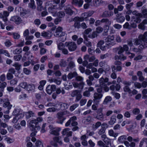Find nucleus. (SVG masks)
I'll return each instance as SVG.
<instances>
[{
	"label": "nucleus",
	"instance_id": "f257e3e1",
	"mask_svg": "<svg viewBox=\"0 0 147 147\" xmlns=\"http://www.w3.org/2000/svg\"><path fill=\"white\" fill-rule=\"evenodd\" d=\"M63 28L60 26L58 27L56 29L55 33L54 34V36L57 37H59L62 36L64 37V38L61 40L63 42L66 39V36L65 33L62 32Z\"/></svg>",
	"mask_w": 147,
	"mask_h": 147
},
{
	"label": "nucleus",
	"instance_id": "f03ea898",
	"mask_svg": "<svg viewBox=\"0 0 147 147\" xmlns=\"http://www.w3.org/2000/svg\"><path fill=\"white\" fill-rule=\"evenodd\" d=\"M0 102H4L3 106L4 107L7 108V110L5 111L4 113L5 114H8L9 113V110L10 109L12 106V105L10 104L9 100L8 98H0Z\"/></svg>",
	"mask_w": 147,
	"mask_h": 147
},
{
	"label": "nucleus",
	"instance_id": "7ed1b4c3",
	"mask_svg": "<svg viewBox=\"0 0 147 147\" xmlns=\"http://www.w3.org/2000/svg\"><path fill=\"white\" fill-rule=\"evenodd\" d=\"M99 140L97 142V145L101 147H110L111 146V139L107 137L103 141Z\"/></svg>",
	"mask_w": 147,
	"mask_h": 147
},
{
	"label": "nucleus",
	"instance_id": "20e7f679",
	"mask_svg": "<svg viewBox=\"0 0 147 147\" xmlns=\"http://www.w3.org/2000/svg\"><path fill=\"white\" fill-rule=\"evenodd\" d=\"M108 81L109 79L107 78L104 79L103 77H102L99 80L100 86L103 87L106 92H107L109 90V88L106 86V84H105V83L107 82Z\"/></svg>",
	"mask_w": 147,
	"mask_h": 147
},
{
	"label": "nucleus",
	"instance_id": "39448f33",
	"mask_svg": "<svg viewBox=\"0 0 147 147\" xmlns=\"http://www.w3.org/2000/svg\"><path fill=\"white\" fill-rule=\"evenodd\" d=\"M103 96V94L100 93L95 92L93 94V103L96 105L99 104L101 101V99Z\"/></svg>",
	"mask_w": 147,
	"mask_h": 147
},
{
	"label": "nucleus",
	"instance_id": "423d86ee",
	"mask_svg": "<svg viewBox=\"0 0 147 147\" xmlns=\"http://www.w3.org/2000/svg\"><path fill=\"white\" fill-rule=\"evenodd\" d=\"M77 119V117L76 116L71 117L65 124L66 127H68L70 124L72 126H77L78 123L76 121Z\"/></svg>",
	"mask_w": 147,
	"mask_h": 147
},
{
	"label": "nucleus",
	"instance_id": "0eeeda50",
	"mask_svg": "<svg viewBox=\"0 0 147 147\" xmlns=\"http://www.w3.org/2000/svg\"><path fill=\"white\" fill-rule=\"evenodd\" d=\"M71 96L72 97H76L75 101L78 102L82 98V95L80 92L78 90H73L71 92Z\"/></svg>",
	"mask_w": 147,
	"mask_h": 147
},
{
	"label": "nucleus",
	"instance_id": "6e6552de",
	"mask_svg": "<svg viewBox=\"0 0 147 147\" xmlns=\"http://www.w3.org/2000/svg\"><path fill=\"white\" fill-rule=\"evenodd\" d=\"M65 114V111H61L58 112L57 115L56 117L57 119L59 120L58 123L62 124L64 121L66 119V117L64 116Z\"/></svg>",
	"mask_w": 147,
	"mask_h": 147
},
{
	"label": "nucleus",
	"instance_id": "1a4fd4ad",
	"mask_svg": "<svg viewBox=\"0 0 147 147\" xmlns=\"http://www.w3.org/2000/svg\"><path fill=\"white\" fill-rule=\"evenodd\" d=\"M43 121V119L41 117H38L36 119H32L30 121L29 124L30 126L33 129H35L36 125L39 122H42Z\"/></svg>",
	"mask_w": 147,
	"mask_h": 147
},
{
	"label": "nucleus",
	"instance_id": "9d476101",
	"mask_svg": "<svg viewBox=\"0 0 147 147\" xmlns=\"http://www.w3.org/2000/svg\"><path fill=\"white\" fill-rule=\"evenodd\" d=\"M65 45L67 47L69 50L70 51H73L76 50L77 48V46L76 43L74 42H66Z\"/></svg>",
	"mask_w": 147,
	"mask_h": 147
},
{
	"label": "nucleus",
	"instance_id": "9b49d317",
	"mask_svg": "<svg viewBox=\"0 0 147 147\" xmlns=\"http://www.w3.org/2000/svg\"><path fill=\"white\" fill-rule=\"evenodd\" d=\"M103 109L100 108L98 109L97 111V114L95 118L100 121H103L105 120V115L102 113Z\"/></svg>",
	"mask_w": 147,
	"mask_h": 147
},
{
	"label": "nucleus",
	"instance_id": "f8f14e48",
	"mask_svg": "<svg viewBox=\"0 0 147 147\" xmlns=\"http://www.w3.org/2000/svg\"><path fill=\"white\" fill-rule=\"evenodd\" d=\"M133 42L135 45H141L139 47H141L142 48H145L147 47V42H144V44L141 39H140V38H138L134 39Z\"/></svg>",
	"mask_w": 147,
	"mask_h": 147
},
{
	"label": "nucleus",
	"instance_id": "ddd939ff",
	"mask_svg": "<svg viewBox=\"0 0 147 147\" xmlns=\"http://www.w3.org/2000/svg\"><path fill=\"white\" fill-rule=\"evenodd\" d=\"M81 16L82 17L81 18L78 17H75L73 20L74 21L82 22L85 19L88 17V14L87 12L82 13Z\"/></svg>",
	"mask_w": 147,
	"mask_h": 147
},
{
	"label": "nucleus",
	"instance_id": "4468645a",
	"mask_svg": "<svg viewBox=\"0 0 147 147\" xmlns=\"http://www.w3.org/2000/svg\"><path fill=\"white\" fill-rule=\"evenodd\" d=\"M56 89V86L54 85H49L46 88V90L47 92L49 94H51Z\"/></svg>",
	"mask_w": 147,
	"mask_h": 147
},
{
	"label": "nucleus",
	"instance_id": "2eb2a0df",
	"mask_svg": "<svg viewBox=\"0 0 147 147\" xmlns=\"http://www.w3.org/2000/svg\"><path fill=\"white\" fill-rule=\"evenodd\" d=\"M10 20L11 21L14 22L17 24H20L22 22L21 18L18 16H14L11 17Z\"/></svg>",
	"mask_w": 147,
	"mask_h": 147
},
{
	"label": "nucleus",
	"instance_id": "dca6fc26",
	"mask_svg": "<svg viewBox=\"0 0 147 147\" xmlns=\"http://www.w3.org/2000/svg\"><path fill=\"white\" fill-rule=\"evenodd\" d=\"M9 15V12L7 11H4L3 13H0V18H2L3 21L6 22L8 20L7 17Z\"/></svg>",
	"mask_w": 147,
	"mask_h": 147
},
{
	"label": "nucleus",
	"instance_id": "f3484780",
	"mask_svg": "<svg viewBox=\"0 0 147 147\" xmlns=\"http://www.w3.org/2000/svg\"><path fill=\"white\" fill-rule=\"evenodd\" d=\"M49 127L50 129L49 131L50 134L55 136H58L59 135L58 131L56 130L53 125H49Z\"/></svg>",
	"mask_w": 147,
	"mask_h": 147
},
{
	"label": "nucleus",
	"instance_id": "a211bd4d",
	"mask_svg": "<svg viewBox=\"0 0 147 147\" xmlns=\"http://www.w3.org/2000/svg\"><path fill=\"white\" fill-rule=\"evenodd\" d=\"M94 90V88L92 87H90L88 88V90L84 91L83 93V96L86 97H89L91 95L90 92H92Z\"/></svg>",
	"mask_w": 147,
	"mask_h": 147
},
{
	"label": "nucleus",
	"instance_id": "6ab92c4d",
	"mask_svg": "<svg viewBox=\"0 0 147 147\" xmlns=\"http://www.w3.org/2000/svg\"><path fill=\"white\" fill-rule=\"evenodd\" d=\"M113 13L111 11H105L103 12L101 16L102 18H107L113 16Z\"/></svg>",
	"mask_w": 147,
	"mask_h": 147
},
{
	"label": "nucleus",
	"instance_id": "aec40b11",
	"mask_svg": "<svg viewBox=\"0 0 147 147\" xmlns=\"http://www.w3.org/2000/svg\"><path fill=\"white\" fill-rule=\"evenodd\" d=\"M138 38H140L144 44V42H147V32H145L143 34H140Z\"/></svg>",
	"mask_w": 147,
	"mask_h": 147
},
{
	"label": "nucleus",
	"instance_id": "412c9836",
	"mask_svg": "<svg viewBox=\"0 0 147 147\" xmlns=\"http://www.w3.org/2000/svg\"><path fill=\"white\" fill-rule=\"evenodd\" d=\"M83 2V0H72L71 3L73 5L80 7L82 6Z\"/></svg>",
	"mask_w": 147,
	"mask_h": 147
},
{
	"label": "nucleus",
	"instance_id": "4be33fe9",
	"mask_svg": "<svg viewBox=\"0 0 147 147\" xmlns=\"http://www.w3.org/2000/svg\"><path fill=\"white\" fill-rule=\"evenodd\" d=\"M58 105L60 106V109L63 110L67 109L69 105L67 103L60 102L58 103Z\"/></svg>",
	"mask_w": 147,
	"mask_h": 147
},
{
	"label": "nucleus",
	"instance_id": "5701e85b",
	"mask_svg": "<svg viewBox=\"0 0 147 147\" xmlns=\"http://www.w3.org/2000/svg\"><path fill=\"white\" fill-rule=\"evenodd\" d=\"M114 39V37L113 36H108L105 39V42L107 43V44H111L113 42Z\"/></svg>",
	"mask_w": 147,
	"mask_h": 147
},
{
	"label": "nucleus",
	"instance_id": "b1692460",
	"mask_svg": "<svg viewBox=\"0 0 147 147\" xmlns=\"http://www.w3.org/2000/svg\"><path fill=\"white\" fill-rule=\"evenodd\" d=\"M37 9L38 11H41L43 9L42 6V2L41 0H37Z\"/></svg>",
	"mask_w": 147,
	"mask_h": 147
},
{
	"label": "nucleus",
	"instance_id": "393cba45",
	"mask_svg": "<svg viewBox=\"0 0 147 147\" xmlns=\"http://www.w3.org/2000/svg\"><path fill=\"white\" fill-rule=\"evenodd\" d=\"M116 117L115 115H112L110 118V119L108 121V123L110 125H113L116 122Z\"/></svg>",
	"mask_w": 147,
	"mask_h": 147
},
{
	"label": "nucleus",
	"instance_id": "a878e982",
	"mask_svg": "<svg viewBox=\"0 0 147 147\" xmlns=\"http://www.w3.org/2000/svg\"><path fill=\"white\" fill-rule=\"evenodd\" d=\"M102 125L100 121H97L95 123L92 125V128L93 130L95 131L98 128Z\"/></svg>",
	"mask_w": 147,
	"mask_h": 147
},
{
	"label": "nucleus",
	"instance_id": "bb28decb",
	"mask_svg": "<svg viewBox=\"0 0 147 147\" xmlns=\"http://www.w3.org/2000/svg\"><path fill=\"white\" fill-rule=\"evenodd\" d=\"M115 19L117 21L119 22H122L125 20V17L121 16L119 14H117L116 15Z\"/></svg>",
	"mask_w": 147,
	"mask_h": 147
},
{
	"label": "nucleus",
	"instance_id": "cd10ccee",
	"mask_svg": "<svg viewBox=\"0 0 147 147\" xmlns=\"http://www.w3.org/2000/svg\"><path fill=\"white\" fill-rule=\"evenodd\" d=\"M49 81L51 83L54 82L55 83L58 85H60L61 82V81L60 80L59 78L57 79L51 78L49 79Z\"/></svg>",
	"mask_w": 147,
	"mask_h": 147
},
{
	"label": "nucleus",
	"instance_id": "c85d7f7f",
	"mask_svg": "<svg viewBox=\"0 0 147 147\" xmlns=\"http://www.w3.org/2000/svg\"><path fill=\"white\" fill-rule=\"evenodd\" d=\"M141 14L142 16L145 18H147V9L144 6L142 7Z\"/></svg>",
	"mask_w": 147,
	"mask_h": 147
},
{
	"label": "nucleus",
	"instance_id": "c756f323",
	"mask_svg": "<svg viewBox=\"0 0 147 147\" xmlns=\"http://www.w3.org/2000/svg\"><path fill=\"white\" fill-rule=\"evenodd\" d=\"M65 12L67 14L71 15L73 13V11L71 9V6L68 5L65 7Z\"/></svg>",
	"mask_w": 147,
	"mask_h": 147
},
{
	"label": "nucleus",
	"instance_id": "7c9ffc66",
	"mask_svg": "<svg viewBox=\"0 0 147 147\" xmlns=\"http://www.w3.org/2000/svg\"><path fill=\"white\" fill-rule=\"evenodd\" d=\"M112 70L113 71H120L121 69V67L120 65H113L112 67Z\"/></svg>",
	"mask_w": 147,
	"mask_h": 147
},
{
	"label": "nucleus",
	"instance_id": "2f4dec72",
	"mask_svg": "<svg viewBox=\"0 0 147 147\" xmlns=\"http://www.w3.org/2000/svg\"><path fill=\"white\" fill-rule=\"evenodd\" d=\"M35 116V113L32 111H29L26 113V117L27 119H29L32 117Z\"/></svg>",
	"mask_w": 147,
	"mask_h": 147
},
{
	"label": "nucleus",
	"instance_id": "473e14b6",
	"mask_svg": "<svg viewBox=\"0 0 147 147\" xmlns=\"http://www.w3.org/2000/svg\"><path fill=\"white\" fill-rule=\"evenodd\" d=\"M35 86L33 84H30L27 85L26 90H28L33 91L35 89Z\"/></svg>",
	"mask_w": 147,
	"mask_h": 147
},
{
	"label": "nucleus",
	"instance_id": "72a5a7b5",
	"mask_svg": "<svg viewBox=\"0 0 147 147\" xmlns=\"http://www.w3.org/2000/svg\"><path fill=\"white\" fill-rule=\"evenodd\" d=\"M108 134L109 136L116 138L118 135L117 133H114L112 129L109 130L108 131Z\"/></svg>",
	"mask_w": 147,
	"mask_h": 147
},
{
	"label": "nucleus",
	"instance_id": "f704fd0d",
	"mask_svg": "<svg viewBox=\"0 0 147 147\" xmlns=\"http://www.w3.org/2000/svg\"><path fill=\"white\" fill-rule=\"evenodd\" d=\"M127 139V136L125 135H123L119 137L118 138V140L119 142L122 143L124 142L125 140Z\"/></svg>",
	"mask_w": 147,
	"mask_h": 147
},
{
	"label": "nucleus",
	"instance_id": "c9c22d12",
	"mask_svg": "<svg viewBox=\"0 0 147 147\" xmlns=\"http://www.w3.org/2000/svg\"><path fill=\"white\" fill-rule=\"evenodd\" d=\"M22 111L21 110L18 108H16L13 112L12 114L13 115L16 116Z\"/></svg>",
	"mask_w": 147,
	"mask_h": 147
},
{
	"label": "nucleus",
	"instance_id": "e433bc0d",
	"mask_svg": "<svg viewBox=\"0 0 147 147\" xmlns=\"http://www.w3.org/2000/svg\"><path fill=\"white\" fill-rule=\"evenodd\" d=\"M61 93L63 95L65 93V90L63 88H62L61 90L59 88H57L56 90V93L57 94H59Z\"/></svg>",
	"mask_w": 147,
	"mask_h": 147
},
{
	"label": "nucleus",
	"instance_id": "4c0bfd02",
	"mask_svg": "<svg viewBox=\"0 0 147 147\" xmlns=\"http://www.w3.org/2000/svg\"><path fill=\"white\" fill-rule=\"evenodd\" d=\"M28 6L30 8L33 9L36 8V7L34 0H30V2L28 4Z\"/></svg>",
	"mask_w": 147,
	"mask_h": 147
},
{
	"label": "nucleus",
	"instance_id": "58836bf2",
	"mask_svg": "<svg viewBox=\"0 0 147 147\" xmlns=\"http://www.w3.org/2000/svg\"><path fill=\"white\" fill-rule=\"evenodd\" d=\"M111 100V97L110 96H107L105 98L103 103L105 105L107 104L108 102H110Z\"/></svg>",
	"mask_w": 147,
	"mask_h": 147
},
{
	"label": "nucleus",
	"instance_id": "ea45409f",
	"mask_svg": "<svg viewBox=\"0 0 147 147\" xmlns=\"http://www.w3.org/2000/svg\"><path fill=\"white\" fill-rule=\"evenodd\" d=\"M61 138L60 136L55 137L53 138V140L54 142H58L61 145L62 144V142L60 139Z\"/></svg>",
	"mask_w": 147,
	"mask_h": 147
},
{
	"label": "nucleus",
	"instance_id": "a19ab883",
	"mask_svg": "<svg viewBox=\"0 0 147 147\" xmlns=\"http://www.w3.org/2000/svg\"><path fill=\"white\" fill-rule=\"evenodd\" d=\"M84 66H86L88 68L91 69V71L92 72H96L97 71V69L92 66V65H84Z\"/></svg>",
	"mask_w": 147,
	"mask_h": 147
},
{
	"label": "nucleus",
	"instance_id": "79ce46f5",
	"mask_svg": "<svg viewBox=\"0 0 147 147\" xmlns=\"http://www.w3.org/2000/svg\"><path fill=\"white\" fill-rule=\"evenodd\" d=\"M101 22L105 23L106 25H111V22L107 18H103L101 20Z\"/></svg>",
	"mask_w": 147,
	"mask_h": 147
},
{
	"label": "nucleus",
	"instance_id": "37998d69",
	"mask_svg": "<svg viewBox=\"0 0 147 147\" xmlns=\"http://www.w3.org/2000/svg\"><path fill=\"white\" fill-rule=\"evenodd\" d=\"M132 112L134 115H138L140 112V110L138 108H135L133 109Z\"/></svg>",
	"mask_w": 147,
	"mask_h": 147
},
{
	"label": "nucleus",
	"instance_id": "c03bdc74",
	"mask_svg": "<svg viewBox=\"0 0 147 147\" xmlns=\"http://www.w3.org/2000/svg\"><path fill=\"white\" fill-rule=\"evenodd\" d=\"M77 75L76 72H74L73 73H70L67 76V78L69 79H71L73 77H76Z\"/></svg>",
	"mask_w": 147,
	"mask_h": 147
},
{
	"label": "nucleus",
	"instance_id": "a18cd8bd",
	"mask_svg": "<svg viewBox=\"0 0 147 147\" xmlns=\"http://www.w3.org/2000/svg\"><path fill=\"white\" fill-rule=\"evenodd\" d=\"M79 105L78 104L75 103L71 105L69 108V110L71 111H74L76 108L78 107Z\"/></svg>",
	"mask_w": 147,
	"mask_h": 147
},
{
	"label": "nucleus",
	"instance_id": "49530a36",
	"mask_svg": "<svg viewBox=\"0 0 147 147\" xmlns=\"http://www.w3.org/2000/svg\"><path fill=\"white\" fill-rule=\"evenodd\" d=\"M19 86L23 88L26 89L27 86V83L26 82H21L19 84Z\"/></svg>",
	"mask_w": 147,
	"mask_h": 147
},
{
	"label": "nucleus",
	"instance_id": "de8ad7c7",
	"mask_svg": "<svg viewBox=\"0 0 147 147\" xmlns=\"http://www.w3.org/2000/svg\"><path fill=\"white\" fill-rule=\"evenodd\" d=\"M123 90L124 92H128L129 94H131V90L128 86H125L123 88Z\"/></svg>",
	"mask_w": 147,
	"mask_h": 147
},
{
	"label": "nucleus",
	"instance_id": "09e8293b",
	"mask_svg": "<svg viewBox=\"0 0 147 147\" xmlns=\"http://www.w3.org/2000/svg\"><path fill=\"white\" fill-rule=\"evenodd\" d=\"M35 145L36 147H43L42 143L39 140H38L36 141Z\"/></svg>",
	"mask_w": 147,
	"mask_h": 147
},
{
	"label": "nucleus",
	"instance_id": "8fccbe9b",
	"mask_svg": "<svg viewBox=\"0 0 147 147\" xmlns=\"http://www.w3.org/2000/svg\"><path fill=\"white\" fill-rule=\"evenodd\" d=\"M111 93L117 99H119L120 98V94L118 93H115L114 92L112 91L111 92Z\"/></svg>",
	"mask_w": 147,
	"mask_h": 147
},
{
	"label": "nucleus",
	"instance_id": "3c124183",
	"mask_svg": "<svg viewBox=\"0 0 147 147\" xmlns=\"http://www.w3.org/2000/svg\"><path fill=\"white\" fill-rule=\"evenodd\" d=\"M95 3L96 4V6H99L103 3H105V1L102 0H96L95 2Z\"/></svg>",
	"mask_w": 147,
	"mask_h": 147
},
{
	"label": "nucleus",
	"instance_id": "603ef678",
	"mask_svg": "<svg viewBox=\"0 0 147 147\" xmlns=\"http://www.w3.org/2000/svg\"><path fill=\"white\" fill-rule=\"evenodd\" d=\"M105 131V129L104 128H101L98 131V134L99 135L104 134Z\"/></svg>",
	"mask_w": 147,
	"mask_h": 147
},
{
	"label": "nucleus",
	"instance_id": "864d4df0",
	"mask_svg": "<svg viewBox=\"0 0 147 147\" xmlns=\"http://www.w3.org/2000/svg\"><path fill=\"white\" fill-rule=\"evenodd\" d=\"M22 52L21 49H16L13 51V53L14 54H19Z\"/></svg>",
	"mask_w": 147,
	"mask_h": 147
},
{
	"label": "nucleus",
	"instance_id": "5fc2aeb1",
	"mask_svg": "<svg viewBox=\"0 0 147 147\" xmlns=\"http://www.w3.org/2000/svg\"><path fill=\"white\" fill-rule=\"evenodd\" d=\"M97 36V33L96 32H94L92 33L91 35H89L88 37L91 38H94Z\"/></svg>",
	"mask_w": 147,
	"mask_h": 147
},
{
	"label": "nucleus",
	"instance_id": "6e6d98bb",
	"mask_svg": "<svg viewBox=\"0 0 147 147\" xmlns=\"http://www.w3.org/2000/svg\"><path fill=\"white\" fill-rule=\"evenodd\" d=\"M64 45L62 42H60L57 45V47L59 50H61L63 49Z\"/></svg>",
	"mask_w": 147,
	"mask_h": 147
},
{
	"label": "nucleus",
	"instance_id": "4d7b16f0",
	"mask_svg": "<svg viewBox=\"0 0 147 147\" xmlns=\"http://www.w3.org/2000/svg\"><path fill=\"white\" fill-rule=\"evenodd\" d=\"M117 50L118 51V53L119 54H120L124 51L122 47L120 46L117 48Z\"/></svg>",
	"mask_w": 147,
	"mask_h": 147
},
{
	"label": "nucleus",
	"instance_id": "13d9d810",
	"mask_svg": "<svg viewBox=\"0 0 147 147\" xmlns=\"http://www.w3.org/2000/svg\"><path fill=\"white\" fill-rule=\"evenodd\" d=\"M70 130L69 128H66L64 129L62 131V134L63 135H64L66 134H67L68 131Z\"/></svg>",
	"mask_w": 147,
	"mask_h": 147
},
{
	"label": "nucleus",
	"instance_id": "bf43d9fd",
	"mask_svg": "<svg viewBox=\"0 0 147 147\" xmlns=\"http://www.w3.org/2000/svg\"><path fill=\"white\" fill-rule=\"evenodd\" d=\"M5 45L6 47H9L11 45V43L9 40H6L4 42Z\"/></svg>",
	"mask_w": 147,
	"mask_h": 147
},
{
	"label": "nucleus",
	"instance_id": "052dcab7",
	"mask_svg": "<svg viewBox=\"0 0 147 147\" xmlns=\"http://www.w3.org/2000/svg\"><path fill=\"white\" fill-rule=\"evenodd\" d=\"M103 30V28L100 26H99L96 28V32L98 33H100L102 32Z\"/></svg>",
	"mask_w": 147,
	"mask_h": 147
},
{
	"label": "nucleus",
	"instance_id": "680f3d73",
	"mask_svg": "<svg viewBox=\"0 0 147 147\" xmlns=\"http://www.w3.org/2000/svg\"><path fill=\"white\" fill-rule=\"evenodd\" d=\"M13 78V74L10 73H8L7 74V78L8 80H10L12 79Z\"/></svg>",
	"mask_w": 147,
	"mask_h": 147
},
{
	"label": "nucleus",
	"instance_id": "e2e57ef3",
	"mask_svg": "<svg viewBox=\"0 0 147 147\" xmlns=\"http://www.w3.org/2000/svg\"><path fill=\"white\" fill-rule=\"evenodd\" d=\"M34 23L36 26H39L41 24L40 20L38 19H36L34 21Z\"/></svg>",
	"mask_w": 147,
	"mask_h": 147
},
{
	"label": "nucleus",
	"instance_id": "0e129e2a",
	"mask_svg": "<svg viewBox=\"0 0 147 147\" xmlns=\"http://www.w3.org/2000/svg\"><path fill=\"white\" fill-rule=\"evenodd\" d=\"M84 85L85 83L82 82L79 83V86L78 88L80 89H83L84 88Z\"/></svg>",
	"mask_w": 147,
	"mask_h": 147
},
{
	"label": "nucleus",
	"instance_id": "69168bd1",
	"mask_svg": "<svg viewBox=\"0 0 147 147\" xmlns=\"http://www.w3.org/2000/svg\"><path fill=\"white\" fill-rule=\"evenodd\" d=\"M22 57V55H19L14 56V59L16 61H19L20 60Z\"/></svg>",
	"mask_w": 147,
	"mask_h": 147
},
{
	"label": "nucleus",
	"instance_id": "338daca9",
	"mask_svg": "<svg viewBox=\"0 0 147 147\" xmlns=\"http://www.w3.org/2000/svg\"><path fill=\"white\" fill-rule=\"evenodd\" d=\"M17 82V80L16 79H14L11 80L10 83L11 85L13 86L16 84Z\"/></svg>",
	"mask_w": 147,
	"mask_h": 147
},
{
	"label": "nucleus",
	"instance_id": "774afa93",
	"mask_svg": "<svg viewBox=\"0 0 147 147\" xmlns=\"http://www.w3.org/2000/svg\"><path fill=\"white\" fill-rule=\"evenodd\" d=\"M75 22L74 25V26L75 28H79L80 27V23L79 21H75Z\"/></svg>",
	"mask_w": 147,
	"mask_h": 147
}]
</instances>
